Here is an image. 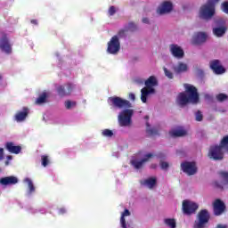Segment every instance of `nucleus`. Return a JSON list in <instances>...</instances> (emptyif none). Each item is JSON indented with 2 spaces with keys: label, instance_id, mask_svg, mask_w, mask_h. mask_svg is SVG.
<instances>
[{
  "label": "nucleus",
  "instance_id": "nucleus-1",
  "mask_svg": "<svg viewBox=\"0 0 228 228\" xmlns=\"http://www.w3.org/2000/svg\"><path fill=\"white\" fill-rule=\"evenodd\" d=\"M109 101L111 102L113 108H118V110L126 109L118 115V122L121 127H127L131 126V118L134 111L129 108H133V104L128 100L123 99L118 96L110 97Z\"/></svg>",
  "mask_w": 228,
  "mask_h": 228
},
{
  "label": "nucleus",
  "instance_id": "nucleus-51",
  "mask_svg": "<svg viewBox=\"0 0 228 228\" xmlns=\"http://www.w3.org/2000/svg\"><path fill=\"white\" fill-rule=\"evenodd\" d=\"M156 167H158V165H156V164H151V168H156Z\"/></svg>",
  "mask_w": 228,
  "mask_h": 228
},
{
  "label": "nucleus",
  "instance_id": "nucleus-20",
  "mask_svg": "<svg viewBox=\"0 0 228 228\" xmlns=\"http://www.w3.org/2000/svg\"><path fill=\"white\" fill-rule=\"evenodd\" d=\"M208 40V35L204 32L197 33L193 37V43L196 45H200V44H204Z\"/></svg>",
  "mask_w": 228,
  "mask_h": 228
},
{
  "label": "nucleus",
  "instance_id": "nucleus-10",
  "mask_svg": "<svg viewBox=\"0 0 228 228\" xmlns=\"http://www.w3.org/2000/svg\"><path fill=\"white\" fill-rule=\"evenodd\" d=\"M209 67L211 70L216 76H221V74H225V68L223 67L222 62L220 60H213L209 62Z\"/></svg>",
  "mask_w": 228,
  "mask_h": 228
},
{
  "label": "nucleus",
  "instance_id": "nucleus-45",
  "mask_svg": "<svg viewBox=\"0 0 228 228\" xmlns=\"http://www.w3.org/2000/svg\"><path fill=\"white\" fill-rule=\"evenodd\" d=\"M128 99H130V101L134 102V101H136V96L134 95V94L130 93V94H128Z\"/></svg>",
  "mask_w": 228,
  "mask_h": 228
},
{
  "label": "nucleus",
  "instance_id": "nucleus-4",
  "mask_svg": "<svg viewBox=\"0 0 228 228\" xmlns=\"http://www.w3.org/2000/svg\"><path fill=\"white\" fill-rule=\"evenodd\" d=\"M209 212L208 209H202L198 213L197 220L194 222L193 228H206V224L209 223Z\"/></svg>",
  "mask_w": 228,
  "mask_h": 228
},
{
  "label": "nucleus",
  "instance_id": "nucleus-16",
  "mask_svg": "<svg viewBox=\"0 0 228 228\" xmlns=\"http://www.w3.org/2000/svg\"><path fill=\"white\" fill-rule=\"evenodd\" d=\"M219 175L223 182L220 183V182H215L214 185L216 188H218L219 190H224V186L228 184V172L227 171H220Z\"/></svg>",
  "mask_w": 228,
  "mask_h": 228
},
{
  "label": "nucleus",
  "instance_id": "nucleus-54",
  "mask_svg": "<svg viewBox=\"0 0 228 228\" xmlns=\"http://www.w3.org/2000/svg\"><path fill=\"white\" fill-rule=\"evenodd\" d=\"M144 118H145L146 120H149V116H145Z\"/></svg>",
  "mask_w": 228,
  "mask_h": 228
},
{
  "label": "nucleus",
  "instance_id": "nucleus-36",
  "mask_svg": "<svg viewBox=\"0 0 228 228\" xmlns=\"http://www.w3.org/2000/svg\"><path fill=\"white\" fill-rule=\"evenodd\" d=\"M126 29H128V31H136V29H138V27L136 26V24H134V22L131 21L128 23V28H126Z\"/></svg>",
  "mask_w": 228,
  "mask_h": 228
},
{
  "label": "nucleus",
  "instance_id": "nucleus-13",
  "mask_svg": "<svg viewBox=\"0 0 228 228\" xmlns=\"http://www.w3.org/2000/svg\"><path fill=\"white\" fill-rule=\"evenodd\" d=\"M225 203L222 200L217 199L213 203L214 215L220 216L225 211Z\"/></svg>",
  "mask_w": 228,
  "mask_h": 228
},
{
  "label": "nucleus",
  "instance_id": "nucleus-23",
  "mask_svg": "<svg viewBox=\"0 0 228 228\" xmlns=\"http://www.w3.org/2000/svg\"><path fill=\"white\" fill-rule=\"evenodd\" d=\"M156 90L155 89H150L148 90L147 88H142L141 90V100L142 102H147V97L151 95V94H155Z\"/></svg>",
  "mask_w": 228,
  "mask_h": 228
},
{
  "label": "nucleus",
  "instance_id": "nucleus-39",
  "mask_svg": "<svg viewBox=\"0 0 228 228\" xmlns=\"http://www.w3.org/2000/svg\"><path fill=\"white\" fill-rule=\"evenodd\" d=\"M203 118H204V116L202 115V112L200 110H198L196 112V120H197V122H202Z\"/></svg>",
  "mask_w": 228,
  "mask_h": 228
},
{
  "label": "nucleus",
  "instance_id": "nucleus-30",
  "mask_svg": "<svg viewBox=\"0 0 228 228\" xmlns=\"http://www.w3.org/2000/svg\"><path fill=\"white\" fill-rule=\"evenodd\" d=\"M24 183H27L28 186V192L29 193H34L35 191V185L33 184V181L29 178H25Z\"/></svg>",
  "mask_w": 228,
  "mask_h": 228
},
{
  "label": "nucleus",
  "instance_id": "nucleus-34",
  "mask_svg": "<svg viewBox=\"0 0 228 228\" xmlns=\"http://www.w3.org/2000/svg\"><path fill=\"white\" fill-rule=\"evenodd\" d=\"M219 146L222 147L223 149H226V147H228V135L223 137Z\"/></svg>",
  "mask_w": 228,
  "mask_h": 228
},
{
  "label": "nucleus",
  "instance_id": "nucleus-55",
  "mask_svg": "<svg viewBox=\"0 0 228 228\" xmlns=\"http://www.w3.org/2000/svg\"><path fill=\"white\" fill-rule=\"evenodd\" d=\"M5 164H6V165H8V164H9V162H8V161H6V162H5Z\"/></svg>",
  "mask_w": 228,
  "mask_h": 228
},
{
  "label": "nucleus",
  "instance_id": "nucleus-11",
  "mask_svg": "<svg viewBox=\"0 0 228 228\" xmlns=\"http://www.w3.org/2000/svg\"><path fill=\"white\" fill-rule=\"evenodd\" d=\"M151 158H154V154L152 153H147L143 159H142L141 160H136V159H133L131 160V165L134 166V167L135 168V170H140V168L143 167V165H145V163H147L148 161H150L151 159Z\"/></svg>",
  "mask_w": 228,
  "mask_h": 228
},
{
  "label": "nucleus",
  "instance_id": "nucleus-43",
  "mask_svg": "<svg viewBox=\"0 0 228 228\" xmlns=\"http://www.w3.org/2000/svg\"><path fill=\"white\" fill-rule=\"evenodd\" d=\"M120 224L122 228H127V224H126V217L121 216L120 218Z\"/></svg>",
  "mask_w": 228,
  "mask_h": 228
},
{
  "label": "nucleus",
  "instance_id": "nucleus-24",
  "mask_svg": "<svg viewBox=\"0 0 228 228\" xmlns=\"http://www.w3.org/2000/svg\"><path fill=\"white\" fill-rule=\"evenodd\" d=\"M186 70H188V65L184 62H179L177 66L174 67L175 74H181L183 72H186Z\"/></svg>",
  "mask_w": 228,
  "mask_h": 228
},
{
  "label": "nucleus",
  "instance_id": "nucleus-6",
  "mask_svg": "<svg viewBox=\"0 0 228 228\" xmlns=\"http://www.w3.org/2000/svg\"><path fill=\"white\" fill-rule=\"evenodd\" d=\"M120 51V41L118 36H113L108 43L107 52L109 54H117Z\"/></svg>",
  "mask_w": 228,
  "mask_h": 228
},
{
  "label": "nucleus",
  "instance_id": "nucleus-19",
  "mask_svg": "<svg viewBox=\"0 0 228 228\" xmlns=\"http://www.w3.org/2000/svg\"><path fill=\"white\" fill-rule=\"evenodd\" d=\"M29 115V109L28 107H24L22 111H18L14 117L16 122H24L26 118Z\"/></svg>",
  "mask_w": 228,
  "mask_h": 228
},
{
  "label": "nucleus",
  "instance_id": "nucleus-3",
  "mask_svg": "<svg viewBox=\"0 0 228 228\" xmlns=\"http://www.w3.org/2000/svg\"><path fill=\"white\" fill-rule=\"evenodd\" d=\"M215 15V2L208 0L200 8L199 17L204 20H209Z\"/></svg>",
  "mask_w": 228,
  "mask_h": 228
},
{
  "label": "nucleus",
  "instance_id": "nucleus-7",
  "mask_svg": "<svg viewBox=\"0 0 228 228\" xmlns=\"http://www.w3.org/2000/svg\"><path fill=\"white\" fill-rule=\"evenodd\" d=\"M198 209L199 205L197 203L186 200L183 201V215H194Z\"/></svg>",
  "mask_w": 228,
  "mask_h": 228
},
{
  "label": "nucleus",
  "instance_id": "nucleus-50",
  "mask_svg": "<svg viewBox=\"0 0 228 228\" xmlns=\"http://www.w3.org/2000/svg\"><path fill=\"white\" fill-rule=\"evenodd\" d=\"M7 159L10 161L12 159H13V157H12L11 155L7 156Z\"/></svg>",
  "mask_w": 228,
  "mask_h": 228
},
{
  "label": "nucleus",
  "instance_id": "nucleus-2",
  "mask_svg": "<svg viewBox=\"0 0 228 228\" xmlns=\"http://www.w3.org/2000/svg\"><path fill=\"white\" fill-rule=\"evenodd\" d=\"M185 92H182L177 96V102L181 108L187 104H199L200 96L197 87L190 84H184Z\"/></svg>",
  "mask_w": 228,
  "mask_h": 228
},
{
  "label": "nucleus",
  "instance_id": "nucleus-22",
  "mask_svg": "<svg viewBox=\"0 0 228 228\" xmlns=\"http://www.w3.org/2000/svg\"><path fill=\"white\" fill-rule=\"evenodd\" d=\"M157 182H158V180L155 177H151L146 180L141 181L140 183L142 184V186H148V188H150V190H152V188H154V186H156Z\"/></svg>",
  "mask_w": 228,
  "mask_h": 228
},
{
  "label": "nucleus",
  "instance_id": "nucleus-8",
  "mask_svg": "<svg viewBox=\"0 0 228 228\" xmlns=\"http://www.w3.org/2000/svg\"><path fill=\"white\" fill-rule=\"evenodd\" d=\"M181 169L184 174H187V175H195L197 174V164L195 162H183L181 164Z\"/></svg>",
  "mask_w": 228,
  "mask_h": 228
},
{
  "label": "nucleus",
  "instance_id": "nucleus-27",
  "mask_svg": "<svg viewBox=\"0 0 228 228\" xmlns=\"http://www.w3.org/2000/svg\"><path fill=\"white\" fill-rule=\"evenodd\" d=\"M147 128H146V133L149 134V136H156L157 134H159V132L156 128H150L151 125L149 122L146 123Z\"/></svg>",
  "mask_w": 228,
  "mask_h": 228
},
{
  "label": "nucleus",
  "instance_id": "nucleus-25",
  "mask_svg": "<svg viewBox=\"0 0 228 228\" xmlns=\"http://www.w3.org/2000/svg\"><path fill=\"white\" fill-rule=\"evenodd\" d=\"M170 136L173 138H179L181 136H186V130L184 129H177V130H173L169 132Z\"/></svg>",
  "mask_w": 228,
  "mask_h": 228
},
{
  "label": "nucleus",
  "instance_id": "nucleus-53",
  "mask_svg": "<svg viewBox=\"0 0 228 228\" xmlns=\"http://www.w3.org/2000/svg\"><path fill=\"white\" fill-rule=\"evenodd\" d=\"M0 81H3V75L0 74Z\"/></svg>",
  "mask_w": 228,
  "mask_h": 228
},
{
  "label": "nucleus",
  "instance_id": "nucleus-52",
  "mask_svg": "<svg viewBox=\"0 0 228 228\" xmlns=\"http://www.w3.org/2000/svg\"><path fill=\"white\" fill-rule=\"evenodd\" d=\"M210 1H212V3H213V1H214L215 3H218V1H220V0H210Z\"/></svg>",
  "mask_w": 228,
  "mask_h": 228
},
{
  "label": "nucleus",
  "instance_id": "nucleus-41",
  "mask_svg": "<svg viewBox=\"0 0 228 228\" xmlns=\"http://www.w3.org/2000/svg\"><path fill=\"white\" fill-rule=\"evenodd\" d=\"M159 165L162 170H167L169 167L168 162H165V161H160Z\"/></svg>",
  "mask_w": 228,
  "mask_h": 228
},
{
  "label": "nucleus",
  "instance_id": "nucleus-32",
  "mask_svg": "<svg viewBox=\"0 0 228 228\" xmlns=\"http://www.w3.org/2000/svg\"><path fill=\"white\" fill-rule=\"evenodd\" d=\"M76 102H72L70 100H68L65 102V107L66 110H72V108H76Z\"/></svg>",
  "mask_w": 228,
  "mask_h": 228
},
{
  "label": "nucleus",
  "instance_id": "nucleus-26",
  "mask_svg": "<svg viewBox=\"0 0 228 228\" xmlns=\"http://www.w3.org/2000/svg\"><path fill=\"white\" fill-rule=\"evenodd\" d=\"M227 28L225 27H219L213 28V33L216 37H224Z\"/></svg>",
  "mask_w": 228,
  "mask_h": 228
},
{
  "label": "nucleus",
  "instance_id": "nucleus-31",
  "mask_svg": "<svg viewBox=\"0 0 228 228\" xmlns=\"http://www.w3.org/2000/svg\"><path fill=\"white\" fill-rule=\"evenodd\" d=\"M216 101H218V102H224L227 101L228 95L221 93L216 96Z\"/></svg>",
  "mask_w": 228,
  "mask_h": 228
},
{
  "label": "nucleus",
  "instance_id": "nucleus-28",
  "mask_svg": "<svg viewBox=\"0 0 228 228\" xmlns=\"http://www.w3.org/2000/svg\"><path fill=\"white\" fill-rule=\"evenodd\" d=\"M45 102H47V94L45 92L42 93L36 100V104H44Z\"/></svg>",
  "mask_w": 228,
  "mask_h": 228
},
{
  "label": "nucleus",
  "instance_id": "nucleus-5",
  "mask_svg": "<svg viewBox=\"0 0 228 228\" xmlns=\"http://www.w3.org/2000/svg\"><path fill=\"white\" fill-rule=\"evenodd\" d=\"M224 148L218 144L211 145L208 150V157L213 161H222L224 159Z\"/></svg>",
  "mask_w": 228,
  "mask_h": 228
},
{
  "label": "nucleus",
  "instance_id": "nucleus-18",
  "mask_svg": "<svg viewBox=\"0 0 228 228\" xmlns=\"http://www.w3.org/2000/svg\"><path fill=\"white\" fill-rule=\"evenodd\" d=\"M19 183V179L15 176H5L0 178V184L2 186H8L11 184H17Z\"/></svg>",
  "mask_w": 228,
  "mask_h": 228
},
{
  "label": "nucleus",
  "instance_id": "nucleus-44",
  "mask_svg": "<svg viewBox=\"0 0 228 228\" xmlns=\"http://www.w3.org/2000/svg\"><path fill=\"white\" fill-rule=\"evenodd\" d=\"M131 216V212H129V209L126 208L122 213L121 216H123V218H126V216Z\"/></svg>",
  "mask_w": 228,
  "mask_h": 228
},
{
  "label": "nucleus",
  "instance_id": "nucleus-33",
  "mask_svg": "<svg viewBox=\"0 0 228 228\" xmlns=\"http://www.w3.org/2000/svg\"><path fill=\"white\" fill-rule=\"evenodd\" d=\"M102 136H106L107 138H111V136H113V131L106 128L102 131Z\"/></svg>",
  "mask_w": 228,
  "mask_h": 228
},
{
  "label": "nucleus",
  "instance_id": "nucleus-35",
  "mask_svg": "<svg viewBox=\"0 0 228 228\" xmlns=\"http://www.w3.org/2000/svg\"><path fill=\"white\" fill-rule=\"evenodd\" d=\"M41 165L43 167H47V165H49V156L47 155L41 156Z\"/></svg>",
  "mask_w": 228,
  "mask_h": 228
},
{
  "label": "nucleus",
  "instance_id": "nucleus-49",
  "mask_svg": "<svg viewBox=\"0 0 228 228\" xmlns=\"http://www.w3.org/2000/svg\"><path fill=\"white\" fill-rule=\"evenodd\" d=\"M31 24H34L35 26L38 25V21L37 20H31Z\"/></svg>",
  "mask_w": 228,
  "mask_h": 228
},
{
  "label": "nucleus",
  "instance_id": "nucleus-21",
  "mask_svg": "<svg viewBox=\"0 0 228 228\" xmlns=\"http://www.w3.org/2000/svg\"><path fill=\"white\" fill-rule=\"evenodd\" d=\"M145 86L147 90H154L153 86H158V78L154 76H151L145 81Z\"/></svg>",
  "mask_w": 228,
  "mask_h": 228
},
{
  "label": "nucleus",
  "instance_id": "nucleus-38",
  "mask_svg": "<svg viewBox=\"0 0 228 228\" xmlns=\"http://www.w3.org/2000/svg\"><path fill=\"white\" fill-rule=\"evenodd\" d=\"M165 76L168 77V79H174V74L168 70L167 68H164Z\"/></svg>",
  "mask_w": 228,
  "mask_h": 228
},
{
  "label": "nucleus",
  "instance_id": "nucleus-42",
  "mask_svg": "<svg viewBox=\"0 0 228 228\" xmlns=\"http://www.w3.org/2000/svg\"><path fill=\"white\" fill-rule=\"evenodd\" d=\"M115 13H117V8L112 5L109 8V15L113 16Z\"/></svg>",
  "mask_w": 228,
  "mask_h": 228
},
{
  "label": "nucleus",
  "instance_id": "nucleus-48",
  "mask_svg": "<svg viewBox=\"0 0 228 228\" xmlns=\"http://www.w3.org/2000/svg\"><path fill=\"white\" fill-rule=\"evenodd\" d=\"M142 22L143 24H149V18H143Z\"/></svg>",
  "mask_w": 228,
  "mask_h": 228
},
{
  "label": "nucleus",
  "instance_id": "nucleus-29",
  "mask_svg": "<svg viewBox=\"0 0 228 228\" xmlns=\"http://www.w3.org/2000/svg\"><path fill=\"white\" fill-rule=\"evenodd\" d=\"M164 224L166 225H167V227H170V228L177 227V224L175 223V219L167 218V219L164 220Z\"/></svg>",
  "mask_w": 228,
  "mask_h": 228
},
{
  "label": "nucleus",
  "instance_id": "nucleus-9",
  "mask_svg": "<svg viewBox=\"0 0 228 228\" xmlns=\"http://www.w3.org/2000/svg\"><path fill=\"white\" fill-rule=\"evenodd\" d=\"M56 90L59 97H67L72 94L74 86L70 83H68L63 86H59Z\"/></svg>",
  "mask_w": 228,
  "mask_h": 228
},
{
  "label": "nucleus",
  "instance_id": "nucleus-15",
  "mask_svg": "<svg viewBox=\"0 0 228 228\" xmlns=\"http://www.w3.org/2000/svg\"><path fill=\"white\" fill-rule=\"evenodd\" d=\"M174 8V5H172L171 2L165 1L162 3V4L158 8L157 12L159 15H165V13H170L172 12V9Z\"/></svg>",
  "mask_w": 228,
  "mask_h": 228
},
{
  "label": "nucleus",
  "instance_id": "nucleus-12",
  "mask_svg": "<svg viewBox=\"0 0 228 228\" xmlns=\"http://www.w3.org/2000/svg\"><path fill=\"white\" fill-rule=\"evenodd\" d=\"M169 51L172 56H174V58H176L177 60H182V58H184V50H183V48L178 45H170Z\"/></svg>",
  "mask_w": 228,
  "mask_h": 228
},
{
  "label": "nucleus",
  "instance_id": "nucleus-46",
  "mask_svg": "<svg viewBox=\"0 0 228 228\" xmlns=\"http://www.w3.org/2000/svg\"><path fill=\"white\" fill-rule=\"evenodd\" d=\"M4 156V149L0 148V160L3 159Z\"/></svg>",
  "mask_w": 228,
  "mask_h": 228
},
{
  "label": "nucleus",
  "instance_id": "nucleus-14",
  "mask_svg": "<svg viewBox=\"0 0 228 228\" xmlns=\"http://www.w3.org/2000/svg\"><path fill=\"white\" fill-rule=\"evenodd\" d=\"M0 49L3 53H5V54H12V45L6 36L0 39Z\"/></svg>",
  "mask_w": 228,
  "mask_h": 228
},
{
  "label": "nucleus",
  "instance_id": "nucleus-40",
  "mask_svg": "<svg viewBox=\"0 0 228 228\" xmlns=\"http://www.w3.org/2000/svg\"><path fill=\"white\" fill-rule=\"evenodd\" d=\"M222 11L228 14V2H224L221 5Z\"/></svg>",
  "mask_w": 228,
  "mask_h": 228
},
{
  "label": "nucleus",
  "instance_id": "nucleus-37",
  "mask_svg": "<svg viewBox=\"0 0 228 228\" xmlns=\"http://www.w3.org/2000/svg\"><path fill=\"white\" fill-rule=\"evenodd\" d=\"M128 31V29H120L118 32V38H126V32Z\"/></svg>",
  "mask_w": 228,
  "mask_h": 228
},
{
  "label": "nucleus",
  "instance_id": "nucleus-47",
  "mask_svg": "<svg viewBox=\"0 0 228 228\" xmlns=\"http://www.w3.org/2000/svg\"><path fill=\"white\" fill-rule=\"evenodd\" d=\"M59 213H60V215H63V214L67 213V210L65 208H60Z\"/></svg>",
  "mask_w": 228,
  "mask_h": 228
},
{
  "label": "nucleus",
  "instance_id": "nucleus-17",
  "mask_svg": "<svg viewBox=\"0 0 228 228\" xmlns=\"http://www.w3.org/2000/svg\"><path fill=\"white\" fill-rule=\"evenodd\" d=\"M5 149L11 154H20V151H22V147L16 146L12 142H7L5 143Z\"/></svg>",
  "mask_w": 228,
  "mask_h": 228
}]
</instances>
